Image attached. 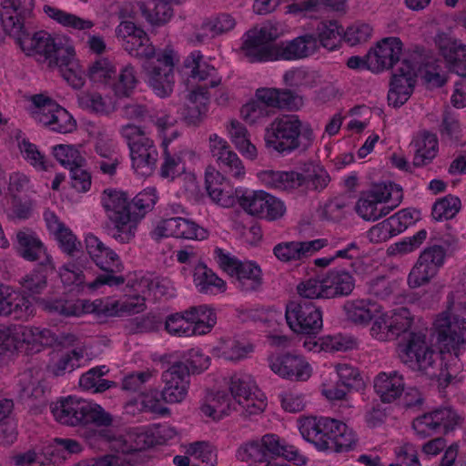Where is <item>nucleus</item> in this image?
Here are the masks:
<instances>
[{
    "mask_svg": "<svg viewBox=\"0 0 466 466\" xmlns=\"http://www.w3.org/2000/svg\"><path fill=\"white\" fill-rule=\"evenodd\" d=\"M183 108V119L188 126L200 125L207 116L209 104L208 86H199L188 92Z\"/></svg>",
    "mask_w": 466,
    "mask_h": 466,
    "instance_id": "393cba45",
    "label": "nucleus"
},
{
    "mask_svg": "<svg viewBox=\"0 0 466 466\" xmlns=\"http://www.w3.org/2000/svg\"><path fill=\"white\" fill-rule=\"evenodd\" d=\"M437 152V136L430 132H424L421 141L417 142V149L413 158L414 166L420 167L427 165L436 157Z\"/></svg>",
    "mask_w": 466,
    "mask_h": 466,
    "instance_id": "de8ad7c7",
    "label": "nucleus"
},
{
    "mask_svg": "<svg viewBox=\"0 0 466 466\" xmlns=\"http://www.w3.org/2000/svg\"><path fill=\"white\" fill-rule=\"evenodd\" d=\"M285 317L289 328L298 334L315 335L323 326L320 309L307 300L289 302Z\"/></svg>",
    "mask_w": 466,
    "mask_h": 466,
    "instance_id": "4468645a",
    "label": "nucleus"
},
{
    "mask_svg": "<svg viewBox=\"0 0 466 466\" xmlns=\"http://www.w3.org/2000/svg\"><path fill=\"white\" fill-rule=\"evenodd\" d=\"M51 106H53L51 110L46 109L38 122L48 127L52 131L62 134L73 132L76 127V122L69 112L58 104Z\"/></svg>",
    "mask_w": 466,
    "mask_h": 466,
    "instance_id": "473e14b6",
    "label": "nucleus"
},
{
    "mask_svg": "<svg viewBox=\"0 0 466 466\" xmlns=\"http://www.w3.org/2000/svg\"><path fill=\"white\" fill-rule=\"evenodd\" d=\"M143 16L152 25H163L173 15L170 0H146L139 4Z\"/></svg>",
    "mask_w": 466,
    "mask_h": 466,
    "instance_id": "58836bf2",
    "label": "nucleus"
},
{
    "mask_svg": "<svg viewBox=\"0 0 466 466\" xmlns=\"http://www.w3.org/2000/svg\"><path fill=\"white\" fill-rule=\"evenodd\" d=\"M343 309L349 321L366 325L374 318V312L378 311V307L370 300L355 299L347 301Z\"/></svg>",
    "mask_w": 466,
    "mask_h": 466,
    "instance_id": "ea45409f",
    "label": "nucleus"
},
{
    "mask_svg": "<svg viewBox=\"0 0 466 466\" xmlns=\"http://www.w3.org/2000/svg\"><path fill=\"white\" fill-rule=\"evenodd\" d=\"M22 341L27 344H39L51 347L56 341V335L48 329L38 327H24L21 329Z\"/></svg>",
    "mask_w": 466,
    "mask_h": 466,
    "instance_id": "4d7b16f0",
    "label": "nucleus"
},
{
    "mask_svg": "<svg viewBox=\"0 0 466 466\" xmlns=\"http://www.w3.org/2000/svg\"><path fill=\"white\" fill-rule=\"evenodd\" d=\"M399 358L410 370L431 379H441L443 375L441 358L433 349L426 330L408 333L399 344Z\"/></svg>",
    "mask_w": 466,
    "mask_h": 466,
    "instance_id": "39448f33",
    "label": "nucleus"
},
{
    "mask_svg": "<svg viewBox=\"0 0 466 466\" xmlns=\"http://www.w3.org/2000/svg\"><path fill=\"white\" fill-rule=\"evenodd\" d=\"M225 180L224 175L220 171H217L213 167H208L205 174L206 190L210 198L223 206L228 207L233 204V199L224 191L221 187Z\"/></svg>",
    "mask_w": 466,
    "mask_h": 466,
    "instance_id": "a19ab883",
    "label": "nucleus"
},
{
    "mask_svg": "<svg viewBox=\"0 0 466 466\" xmlns=\"http://www.w3.org/2000/svg\"><path fill=\"white\" fill-rule=\"evenodd\" d=\"M16 252L26 261L54 263L52 256L37 234L31 228H25L16 232Z\"/></svg>",
    "mask_w": 466,
    "mask_h": 466,
    "instance_id": "5701e85b",
    "label": "nucleus"
},
{
    "mask_svg": "<svg viewBox=\"0 0 466 466\" xmlns=\"http://www.w3.org/2000/svg\"><path fill=\"white\" fill-rule=\"evenodd\" d=\"M102 205L111 223L107 226V234L119 243H128L135 237L137 225L132 221L133 211L127 194L106 189L103 192Z\"/></svg>",
    "mask_w": 466,
    "mask_h": 466,
    "instance_id": "423d86ee",
    "label": "nucleus"
},
{
    "mask_svg": "<svg viewBox=\"0 0 466 466\" xmlns=\"http://www.w3.org/2000/svg\"><path fill=\"white\" fill-rule=\"evenodd\" d=\"M164 388L161 398L166 403L181 402L187 394L189 369L182 361H176L163 371L161 376Z\"/></svg>",
    "mask_w": 466,
    "mask_h": 466,
    "instance_id": "f3484780",
    "label": "nucleus"
},
{
    "mask_svg": "<svg viewBox=\"0 0 466 466\" xmlns=\"http://www.w3.org/2000/svg\"><path fill=\"white\" fill-rule=\"evenodd\" d=\"M355 287V279L344 269L329 270L324 277V290L327 299L350 295Z\"/></svg>",
    "mask_w": 466,
    "mask_h": 466,
    "instance_id": "2f4dec72",
    "label": "nucleus"
},
{
    "mask_svg": "<svg viewBox=\"0 0 466 466\" xmlns=\"http://www.w3.org/2000/svg\"><path fill=\"white\" fill-rule=\"evenodd\" d=\"M51 412L61 424L78 427L80 436L92 448L106 443L116 453L131 454L158 443L157 438L148 430L134 429L116 436L109 427L113 416L100 405L69 396L51 406Z\"/></svg>",
    "mask_w": 466,
    "mask_h": 466,
    "instance_id": "f257e3e1",
    "label": "nucleus"
},
{
    "mask_svg": "<svg viewBox=\"0 0 466 466\" xmlns=\"http://www.w3.org/2000/svg\"><path fill=\"white\" fill-rule=\"evenodd\" d=\"M461 421V417L451 407H442L418 417L413 421V429L421 436L432 432L452 431Z\"/></svg>",
    "mask_w": 466,
    "mask_h": 466,
    "instance_id": "a211bd4d",
    "label": "nucleus"
},
{
    "mask_svg": "<svg viewBox=\"0 0 466 466\" xmlns=\"http://www.w3.org/2000/svg\"><path fill=\"white\" fill-rule=\"evenodd\" d=\"M314 138L310 125L303 123L297 115L276 117L266 127L264 135L266 147L283 156L299 149L307 150Z\"/></svg>",
    "mask_w": 466,
    "mask_h": 466,
    "instance_id": "20e7f679",
    "label": "nucleus"
},
{
    "mask_svg": "<svg viewBox=\"0 0 466 466\" xmlns=\"http://www.w3.org/2000/svg\"><path fill=\"white\" fill-rule=\"evenodd\" d=\"M268 363L271 370L283 379L304 381L310 377L309 365L300 355H273L268 358Z\"/></svg>",
    "mask_w": 466,
    "mask_h": 466,
    "instance_id": "aec40b11",
    "label": "nucleus"
},
{
    "mask_svg": "<svg viewBox=\"0 0 466 466\" xmlns=\"http://www.w3.org/2000/svg\"><path fill=\"white\" fill-rule=\"evenodd\" d=\"M137 84V71L131 64H127L120 70L116 81L113 84L114 94L118 98L129 97Z\"/></svg>",
    "mask_w": 466,
    "mask_h": 466,
    "instance_id": "c03bdc74",
    "label": "nucleus"
},
{
    "mask_svg": "<svg viewBox=\"0 0 466 466\" xmlns=\"http://www.w3.org/2000/svg\"><path fill=\"white\" fill-rule=\"evenodd\" d=\"M281 26L270 21L260 27H254L246 33L242 49L249 62L273 61L276 44L273 42L280 35Z\"/></svg>",
    "mask_w": 466,
    "mask_h": 466,
    "instance_id": "f8f14e48",
    "label": "nucleus"
},
{
    "mask_svg": "<svg viewBox=\"0 0 466 466\" xmlns=\"http://www.w3.org/2000/svg\"><path fill=\"white\" fill-rule=\"evenodd\" d=\"M53 155L62 166L69 170L74 166H85V158L74 146L56 145L53 147Z\"/></svg>",
    "mask_w": 466,
    "mask_h": 466,
    "instance_id": "680f3d73",
    "label": "nucleus"
},
{
    "mask_svg": "<svg viewBox=\"0 0 466 466\" xmlns=\"http://www.w3.org/2000/svg\"><path fill=\"white\" fill-rule=\"evenodd\" d=\"M193 281L198 290L203 294L224 293L227 289L226 282L203 263L195 267Z\"/></svg>",
    "mask_w": 466,
    "mask_h": 466,
    "instance_id": "f704fd0d",
    "label": "nucleus"
},
{
    "mask_svg": "<svg viewBox=\"0 0 466 466\" xmlns=\"http://www.w3.org/2000/svg\"><path fill=\"white\" fill-rule=\"evenodd\" d=\"M174 219L176 226L175 238L195 240H203L208 238V230L196 222L180 217H175Z\"/></svg>",
    "mask_w": 466,
    "mask_h": 466,
    "instance_id": "864d4df0",
    "label": "nucleus"
},
{
    "mask_svg": "<svg viewBox=\"0 0 466 466\" xmlns=\"http://www.w3.org/2000/svg\"><path fill=\"white\" fill-rule=\"evenodd\" d=\"M232 143L247 157L254 159L257 157V148L250 142L247 128L238 120H232L228 128Z\"/></svg>",
    "mask_w": 466,
    "mask_h": 466,
    "instance_id": "49530a36",
    "label": "nucleus"
},
{
    "mask_svg": "<svg viewBox=\"0 0 466 466\" xmlns=\"http://www.w3.org/2000/svg\"><path fill=\"white\" fill-rule=\"evenodd\" d=\"M440 51L450 70L466 77V45L459 40L447 39L440 44Z\"/></svg>",
    "mask_w": 466,
    "mask_h": 466,
    "instance_id": "7c9ffc66",
    "label": "nucleus"
},
{
    "mask_svg": "<svg viewBox=\"0 0 466 466\" xmlns=\"http://www.w3.org/2000/svg\"><path fill=\"white\" fill-rule=\"evenodd\" d=\"M86 248L97 267L103 273L99 274L93 281L86 284L90 290H96L102 286L119 287L126 281V278L121 273L124 266L120 261L118 255L96 236L88 235L86 238Z\"/></svg>",
    "mask_w": 466,
    "mask_h": 466,
    "instance_id": "0eeeda50",
    "label": "nucleus"
},
{
    "mask_svg": "<svg viewBox=\"0 0 466 466\" xmlns=\"http://www.w3.org/2000/svg\"><path fill=\"white\" fill-rule=\"evenodd\" d=\"M445 257L446 249L441 245L426 248L409 274V286L416 289L429 283L444 264Z\"/></svg>",
    "mask_w": 466,
    "mask_h": 466,
    "instance_id": "dca6fc26",
    "label": "nucleus"
},
{
    "mask_svg": "<svg viewBox=\"0 0 466 466\" xmlns=\"http://www.w3.org/2000/svg\"><path fill=\"white\" fill-rule=\"evenodd\" d=\"M302 437L319 451L346 452L358 442L356 432L341 420L329 417H307L299 421Z\"/></svg>",
    "mask_w": 466,
    "mask_h": 466,
    "instance_id": "7ed1b4c3",
    "label": "nucleus"
},
{
    "mask_svg": "<svg viewBox=\"0 0 466 466\" xmlns=\"http://www.w3.org/2000/svg\"><path fill=\"white\" fill-rule=\"evenodd\" d=\"M0 18L5 32L13 36L24 52L39 56L52 67V60L58 58V50L71 45L62 39L56 40L46 31L30 32L29 19L33 13L32 0H2Z\"/></svg>",
    "mask_w": 466,
    "mask_h": 466,
    "instance_id": "f03ea898",
    "label": "nucleus"
},
{
    "mask_svg": "<svg viewBox=\"0 0 466 466\" xmlns=\"http://www.w3.org/2000/svg\"><path fill=\"white\" fill-rule=\"evenodd\" d=\"M299 190L304 194L309 191L320 192L327 187L330 181L329 173L320 166H305L299 172Z\"/></svg>",
    "mask_w": 466,
    "mask_h": 466,
    "instance_id": "72a5a7b5",
    "label": "nucleus"
},
{
    "mask_svg": "<svg viewBox=\"0 0 466 466\" xmlns=\"http://www.w3.org/2000/svg\"><path fill=\"white\" fill-rule=\"evenodd\" d=\"M157 198L153 189L144 190L138 193L130 201V209L132 212V221L137 225V221L143 218L147 212L151 210L156 204Z\"/></svg>",
    "mask_w": 466,
    "mask_h": 466,
    "instance_id": "6e6d98bb",
    "label": "nucleus"
},
{
    "mask_svg": "<svg viewBox=\"0 0 466 466\" xmlns=\"http://www.w3.org/2000/svg\"><path fill=\"white\" fill-rule=\"evenodd\" d=\"M265 459L274 457H284L289 461H293L296 465H303L306 463V458L299 453L292 446H288L286 442L278 435L268 433L260 439Z\"/></svg>",
    "mask_w": 466,
    "mask_h": 466,
    "instance_id": "c756f323",
    "label": "nucleus"
},
{
    "mask_svg": "<svg viewBox=\"0 0 466 466\" xmlns=\"http://www.w3.org/2000/svg\"><path fill=\"white\" fill-rule=\"evenodd\" d=\"M257 386L251 376L246 373H237L230 378L229 390L231 410L240 411L245 416L262 412L266 407L263 399L256 396Z\"/></svg>",
    "mask_w": 466,
    "mask_h": 466,
    "instance_id": "ddd939ff",
    "label": "nucleus"
},
{
    "mask_svg": "<svg viewBox=\"0 0 466 466\" xmlns=\"http://www.w3.org/2000/svg\"><path fill=\"white\" fill-rule=\"evenodd\" d=\"M83 357L82 350H72L63 354L56 362L50 365L49 370L56 377L63 376L78 368Z\"/></svg>",
    "mask_w": 466,
    "mask_h": 466,
    "instance_id": "13d9d810",
    "label": "nucleus"
},
{
    "mask_svg": "<svg viewBox=\"0 0 466 466\" xmlns=\"http://www.w3.org/2000/svg\"><path fill=\"white\" fill-rule=\"evenodd\" d=\"M51 68H57L63 78L74 88L80 89L85 84V71L76 58L72 46L58 50V58L52 60Z\"/></svg>",
    "mask_w": 466,
    "mask_h": 466,
    "instance_id": "bb28decb",
    "label": "nucleus"
},
{
    "mask_svg": "<svg viewBox=\"0 0 466 466\" xmlns=\"http://www.w3.org/2000/svg\"><path fill=\"white\" fill-rule=\"evenodd\" d=\"M401 190L393 185L377 184L363 192L356 203V212L365 220L375 221L388 215L401 201Z\"/></svg>",
    "mask_w": 466,
    "mask_h": 466,
    "instance_id": "1a4fd4ad",
    "label": "nucleus"
},
{
    "mask_svg": "<svg viewBox=\"0 0 466 466\" xmlns=\"http://www.w3.org/2000/svg\"><path fill=\"white\" fill-rule=\"evenodd\" d=\"M77 100L82 108L96 114L108 115L113 110L105 98L96 92H83L78 95Z\"/></svg>",
    "mask_w": 466,
    "mask_h": 466,
    "instance_id": "e2e57ef3",
    "label": "nucleus"
},
{
    "mask_svg": "<svg viewBox=\"0 0 466 466\" xmlns=\"http://www.w3.org/2000/svg\"><path fill=\"white\" fill-rule=\"evenodd\" d=\"M403 44L399 37H385L370 50V71L380 72L392 68L402 55Z\"/></svg>",
    "mask_w": 466,
    "mask_h": 466,
    "instance_id": "4be33fe9",
    "label": "nucleus"
},
{
    "mask_svg": "<svg viewBox=\"0 0 466 466\" xmlns=\"http://www.w3.org/2000/svg\"><path fill=\"white\" fill-rule=\"evenodd\" d=\"M48 229L54 234L59 248L70 257H76V263H66L60 269V277L64 282H71L77 286L84 283V277L81 275V268L86 267L87 258L81 253V242L77 240L72 230L57 219L55 214L46 217Z\"/></svg>",
    "mask_w": 466,
    "mask_h": 466,
    "instance_id": "6e6552de",
    "label": "nucleus"
},
{
    "mask_svg": "<svg viewBox=\"0 0 466 466\" xmlns=\"http://www.w3.org/2000/svg\"><path fill=\"white\" fill-rule=\"evenodd\" d=\"M317 43L329 51L339 46L343 38V27L336 20L321 21L317 26Z\"/></svg>",
    "mask_w": 466,
    "mask_h": 466,
    "instance_id": "37998d69",
    "label": "nucleus"
},
{
    "mask_svg": "<svg viewBox=\"0 0 466 466\" xmlns=\"http://www.w3.org/2000/svg\"><path fill=\"white\" fill-rule=\"evenodd\" d=\"M18 394L21 399L40 400L45 397L46 387L35 376L33 370H26L18 378Z\"/></svg>",
    "mask_w": 466,
    "mask_h": 466,
    "instance_id": "79ce46f5",
    "label": "nucleus"
},
{
    "mask_svg": "<svg viewBox=\"0 0 466 466\" xmlns=\"http://www.w3.org/2000/svg\"><path fill=\"white\" fill-rule=\"evenodd\" d=\"M44 12L52 19L66 27L76 30H86L93 27L94 23L90 20L83 19L76 15L66 13L63 10L49 5L44 6Z\"/></svg>",
    "mask_w": 466,
    "mask_h": 466,
    "instance_id": "09e8293b",
    "label": "nucleus"
},
{
    "mask_svg": "<svg viewBox=\"0 0 466 466\" xmlns=\"http://www.w3.org/2000/svg\"><path fill=\"white\" fill-rule=\"evenodd\" d=\"M461 206V199L458 197L445 196L434 203L431 216L437 221L453 218L460 211Z\"/></svg>",
    "mask_w": 466,
    "mask_h": 466,
    "instance_id": "3c124183",
    "label": "nucleus"
},
{
    "mask_svg": "<svg viewBox=\"0 0 466 466\" xmlns=\"http://www.w3.org/2000/svg\"><path fill=\"white\" fill-rule=\"evenodd\" d=\"M122 46L130 56L145 60L149 59L157 53L154 46L149 43V38L145 31L141 35H137L122 42Z\"/></svg>",
    "mask_w": 466,
    "mask_h": 466,
    "instance_id": "8fccbe9b",
    "label": "nucleus"
},
{
    "mask_svg": "<svg viewBox=\"0 0 466 466\" xmlns=\"http://www.w3.org/2000/svg\"><path fill=\"white\" fill-rule=\"evenodd\" d=\"M212 401V404H204L201 407V411L215 420H219L225 415H228L231 410V405H233L228 401V396L224 392H218Z\"/></svg>",
    "mask_w": 466,
    "mask_h": 466,
    "instance_id": "774afa93",
    "label": "nucleus"
},
{
    "mask_svg": "<svg viewBox=\"0 0 466 466\" xmlns=\"http://www.w3.org/2000/svg\"><path fill=\"white\" fill-rule=\"evenodd\" d=\"M174 52L164 50L157 52L145 60L142 68L146 74L147 83L159 97L169 96L174 89Z\"/></svg>",
    "mask_w": 466,
    "mask_h": 466,
    "instance_id": "9d476101",
    "label": "nucleus"
},
{
    "mask_svg": "<svg viewBox=\"0 0 466 466\" xmlns=\"http://www.w3.org/2000/svg\"><path fill=\"white\" fill-rule=\"evenodd\" d=\"M220 173L237 179L243 178L246 171L244 165L238 156L234 152H228L217 161Z\"/></svg>",
    "mask_w": 466,
    "mask_h": 466,
    "instance_id": "338daca9",
    "label": "nucleus"
},
{
    "mask_svg": "<svg viewBox=\"0 0 466 466\" xmlns=\"http://www.w3.org/2000/svg\"><path fill=\"white\" fill-rule=\"evenodd\" d=\"M86 75L94 83L106 84L115 76L116 67L108 58L101 57L89 65Z\"/></svg>",
    "mask_w": 466,
    "mask_h": 466,
    "instance_id": "603ef678",
    "label": "nucleus"
},
{
    "mask_svg": "<svg viewBox=\"0 0 466 466\" xmlns=\"http://www.w3.org/2000/svg\"><path fill=\"white\" fill-rule=\"evenodd\" d=\"M129 150L135 171L144 177L152 174L158 159V151L154 141L148 137L140 143H133Z\"/></svg>",
    "mask_w": 466,
    "mask_h": 466,
    "instance_id": "cd10ccee",
    "label": "nucleus"
},
{
    "mask_svg": "<svg viewBox=\"0 0 466 466\" xmlns=\"http://www.w3.org/2000/svg\"><path fill=\"white\" fill-rule=\"evenodd\" d=\"M438 341L445 347L457 349L466 343V319L459 315L443 312L434 322Z\"/></svg>",
    "mask_w": 466,
    "mask_h": 466,
    "instance_id": "412c9836",
    "label": "nucleus"
},
{
    "mask_svg": "<svg viewBox=\"0 0 466 466\" xmlns=\"http://www.w3.org/2000/svg\"><path fill=\"white\" fill-rule=\"evenodd\" d=\"M259 177L264 185L270 188L283 191L299 189L298 171L265 170L259 174Z\"/></svg>",
    "mask_w": 466,
    "mask_h": 466,
    "instance_id": "4c0bfd02",
    "label": "nucleus"
},
{
    "mask_svg": "<svg viewBox=\"0 0 466 466\" xmlns=\"http://www.w3.org/2000/svg\"><path fill=\"white\" fill-rule=\"evenodd\" d=\"M107 372L108 369L106 366L92 368L80 377L79 386L86 390L103 392L114 384L113 381L102 379Z\"/></svg>",
    "mask_w": 466,
    "mask_h": 466,
    "instance_id": "a18cd8bd",
    "label": "nucleus"
},
{
    "mask_svg": "<svg viewBox=\"0 0 466 466\" xmlns=\"http://www.w3.org/2000/svg\"><path fill=\"white\" fill-rule=\"evenodd\" d=\"M165 328L169 334L178 337L197 335L192 324L186 319V310L169 315L166 319Z\"/></svg>",
    "mask_w": 466,
    "mask_h": 466,
    "instance_id": "bf43d9fd",
    "label": "nucleus"
},
{
    "mask_svg": "<svg viewBox=\"0 0 466 466\" xmlns=\"http://www.w3.org/2000/svg\"><path fill=\"white\" fill-rule=\"evenodd\" d=\"M416 66L403 58L401 66L393 74L388 93L389 105L394 107L402 106L410 96L415 86Z\"/></svg>",
    "mask_w": 466,
    "mask_h": 466,
    "instance_id": "6ab92c4d",
    "label": "nucleus"
},
{
    "mask_svg": "<svg viewBox=\"0 0 466 466\" xmlns=\"http://www.w3.org/2000/svg\"><path fill=\"white\" fill-rule=\"evenodd\" d=\"M186 319L192 324L197 335L208 333L217 322L216 313L208 305L193 306L186 309Z\"/></svg>",
    "mask_w": 466,
    "mask_h": 466,
    "instance_id": "e433bc0d",
    "label": "nucleus"
},
{
    "mask_svg": "<svg viewBox=\"0 0 466 466\" xmlns=\"http://www.w3.org/2000/svg\"><path fill=\"white\" fill-rule=\"evenodd\" d=\"M54 263H40L19 280L25 291L30 294H40L47 286V277L54 273Z\"/></svg>",
    "mask_w": 466,
    "mask_h": 466,
    "instance_id": "c9c22d12",
    "label": "nucleus"
},
{
    "mask_svg": "<svg viewBox=\"0 0 466 466\" xmlns=\"http://www.w3.org/2000/svg\"><path fill=\"white\" fill-rule=\"evenodd\" d=\"M184 67L189 69L188 76L194 80L204 81L212 75L215 68L203 62V56L196 51L184 61Z\"/></svg>",
    "mask_w": 466,
    "mask_h": 466,
    "instance_id": "5fc2aeb1",
    "label": "nucleus"
},
{
    "mask_svg": "<svg viewBox=\"0 0 466 466\" xmlns=\"http://www.w3.org/2000/svg\"><path fill=\"white\" fill-rule=\"evenodd\" d=\"M119 301L110 299H96L82 303V312L93 313L98 317H114L118 314Z\"/></svg>",
    "mask_w": 466,
    "mask_h": 466,
    "instance_id": "052dcab7",
    "label": "nucleus"
},
{
    "mask_svg": "<svg viewBox=\"0 0 466 466\" xmlns=\"http://www.w3.org/2000/svg\"><path fill=\"white\" fill-rule=\"evenodd\" d=\"M404 378L397 370L380 372L373 381L374 390L384 403H391L404 391Z\"/></svg>",
    "mask_w": 466,
    "mask_h": 466,
    "instance_id": "c85d7f7f",
    "label": "nucleus"
},
{
    "mask_svg": "<svg viewBox=\"0 0 466 466\" xmlns=\"http://www.w3.org/2000/svg\"><path fill=\"white\" fill-rule=\"evenodd\" d=\"M237 198L239 206L252 216L272 221L285 213L283 202L262 190L246 191L240 196L237 192Z\"/></svg>",
    "mask_w": 466,
    "mask_h": 466,
    "instance_id": "2eb2a0df",
    "label": "nucleus"
},
{
    "mask_svg": "<svg viewBox=\"0 0 466 466\" xmlns=\"http://www.w3.org/2000/svg\"><path fill=\"white\" fill-rule=\"evenodd\" d=\"M18 147L24 158L30 163L34 167L47 171L50 165L46 159V157L39 151L36 145L31 143L29 140L23 138L18 142Z\"/></svg>",
    "mask_w": 466,
    "mask_h": 466,
    "instance_id": "0e129e2a",
    "label": "nucleus"
},
{
    "mask_svg": "<svg viewBox=\"0 0 466 466\" xmlns=\"http://www.w3.org/2000/svg\"><path fill=\"white\" fill-rule=\"evenodd\" d=\"M238 458L242 461H253L254 464L263 463H278L277 461L265 459L260 440H252L242 444L238 451Z\"/></svg>",
    "mask_w": 466,
    "mask_h": 466,
    "instance_id": "69168bd1",
    "label": "nucleus"
},
{
    "mask_svg": "<svg viewBox=\"0 0 466 466\" xmlns=\"http://www.w3.org/2000/svg\"><path fill=\"white\" fill-rule=\"evenodd\" d=\"M215 254L219 267L232 279L236 287L242 292H256L263 284L262 270L251 261H240L235 257L216 248Z\"/></svg>",
    "mask_w": 466,
    "mask_h": 466,
    "instance_id": "9b49d317",
    "label": "nucleus"
},
{
    "mask_svg": "<svg viewBox=\"0 0 466 466\" xmlns=\"http://www.w3.org/2000/svg\"><path fill=\"white\" fill-rule=\"evenodd\" d=\"M317 49L316 36L306 34L290 41H283L276 44L273 61L302 59L314 54Z\"/></svg>",
    "mask_w": 466,
    "mask_h": 466,
    "instance_id": "b1692460",
    "label": "nucleus"
},
{
    "mask_svg": "<svg viewBox=\"0 0 466 466\" xmlns=\"http://www.w3.org/2000/svg\"><path fill=\"white\" fill-rule=\"evenodd\" d=\"M327 245L328 241L324 238L282 242L274 247L273 253L278 259L283 262L301 260L312 256Z\"/></svg>",
    "mask_w": 466,
    "mask_h": 466,
    "instance_id": "a878e982",
    "label": "nucleus"
}]
</instances>
